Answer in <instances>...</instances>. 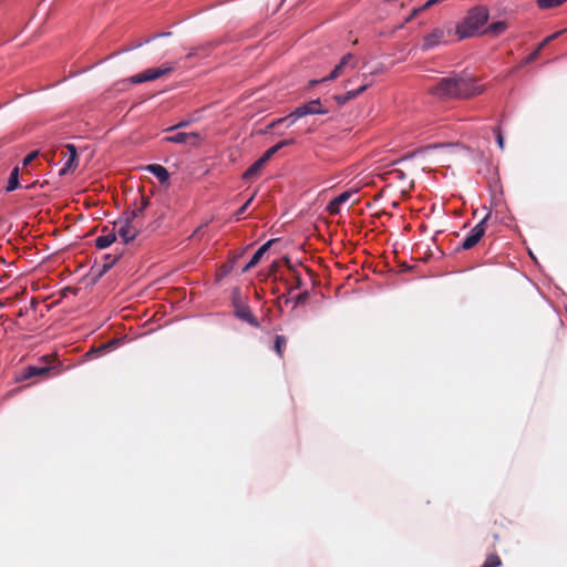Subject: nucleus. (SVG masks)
Returning <instances> with one entry per match:
<instances>
[{"label":"nucleus","mask_w":567,"mask_h":567,"mask_svg":"<svg viewBox=\"0 0 567 567\" xmlns=\"http://www.w3.org/2000/svg\"><path fill=\"white\" fill-rule=\"evenodd\" d=\"M427 91L442 101L467 99L482 92L473 78L457 73L439 79Z\"/></svg>","instance_id":"nucleus-1"},{"label":"nucleus","mask_w":567,"mask_h":567,"mask_svg":"<svg viewBox=\"0 0 567 567\" xmlns=\"http://www.w3.org/2000/svg\"><path fill=\"white\" fill-rule=\"evenodd\" d=\"M328 112H329L328 109L326 106H323L320 99L309 101V102L296 107L286 117H280L277 121H274L272 123H270L267 126L266 133H269L270 135L281 134V127H286V128L289 127L298 118H301L306 115L327 114Z\"/></svg>","instance_id":"nucleus-2"},{"label":"nucleus","mask_w":567,"mask_h":567,"mask_svg":"<svg viewBox=\"0 0 567 567\" xmlns=\"http://www.w3.org/2000/svg\"><path fill=\"white\" fill-rule=\"evenodd\" d=\"M488 21V10L485 7L477 6L472 8L467 16L456 25L455 34L458 40H464L476 35L480 29Z\"/></svg>","instance_id":"nucleus-3"},{"label":"nucleus","mask_w":567,"mask_h":567,"mask_svg":"<svg viewBox=\"0 0 567 567\" xmlns=\"http://www.w3.org/2000/svg\"><path fill=\"white\" fill-rule=\"evenodd\" d=\"M446 144H429L426 146H422L406 155H404L403 159L408 158H417L421 163H437L439 159V148L441 146H445Z\"/></svg>","instance_id":"nucleus-4"},{"label":"nucleus","mask_w":567,"mask_h":567,"mask_svg":"<svg viewBox=\"0 0 567 567\" xmlns=\"http://www.w3.org/2000/svg\"><path fill=\"white\" fill-rule=\"evenodd\" d=\"M284 144H275L272 147L267 150L244 174L243 178L245 181H252L256 179L260 171L264 168V166L268 163V161L278 152V150Z\"/></svg>","instance_id":"nucleus-5"},{"label":"nucleus","mask_w":567,"mask_h":567,"mask_svg":"<svg viewBox=\"0 0 567 567\" xmlns=\"http://www.w3.org/2000/svg\"><path fill=\"white\" fill-rule=\"evenodd\" d=\"M452 35L451 29L436 28L430 33L424 35L422 50L427 51L440 44L449 43V38Z\"/></svg>","instance_id":"nucleus-6"},{"label":"nucleus","mask_w":567,"mask_h":567,"mask_svg":"<svg viewBox=\"0 0 567 567\" xmlns=\"http://www.w3.org/2000/svg\"><path fill=\"white\" fill-rule=\"evenodd\" d=\"M174 65H164L161 68L147 69L138 74H135L128 79L132 84H140L147 81H154L164 75H167L174 71Z\"/></svg>","instance_id":"nucleus-7"},{"label":"nucleus","mask_w":567,"mask_h":567,"mask_svg":"<svg viewBox=\"0 0 567 567\" xmlns=\"http://www.w3.org/2000/svg\"><path fill=\"white\" fill-rule=\"evenodd\" d=\"M113 230L120 236L123 244L134 240L138 234V228L131 223V219L120 218L114 223Z\"/></svg>","instance_id":"nucleus-8"},{"label":"nucleus","mask_w":567,"mask_h":567,"mask_svg":"<svg viewBox=\"0 0 567 567\" xmlns=\"http://www.w3.org/2000/svg\"><path fill=\"white\" fill-rule=\"evenodd\" d=\"M489 215L485 216L478 224H476L468 235L464 238L461 244V248L464 250L471 249L477 245V243L482 239L485 234V224L488 219Z\"/></svg>","instance_id":"nucleus-9"},{"label":"nucleus","mask_w":567,"mask_h":567,"mask_svg":"<svg viewBox=\"0 0 567 567\" xmlns=\"http://www.w3.org/2000/svg\"><path fill=\"white\" fill-rule=\"evenodd\" d=\"M61 155L64 163L60 175L73 172L78 167V153L74 144H65V147L61 151Z\"/></svg>","instance_id":"nucleus-10"},{"label":"nucleus","mask_w":567,"mask_h":567,"mask_svg":"<svg viewBox=\"0 0 567 567\" xmlns=\"http://www.w3.org/2000/svg\"><path fill=\"white\" fill-rule=\"evenodd\" d=\"M219 44L218 41H209L203 44H198L196 47H193L189 52L186 54L185 59H206L210 55V53L214 51L215 48H217Z\"/></svg>","instance_id":"nucleus-11"},{"label":"nucleus","mask_w":567,"mask_h":567,"mask_svg":"<svg viewBox=\"0 0 567 567\" xmlns=\"http://www.w3.org/2000/svg\"><path fill=\"white\" fill-rule=\"evenodd\" d=\"M274 241L275 240L271 239V240H268L267 243H265L264 245H261L257 249V251L252 255L249 262L241 269V274H245V272L249 271L251 268L256 267L259 264V261L261 260L265 252L270 248V246L272 245Z\"/></svg>","instance_id":"nucleus-12"},{"label":"nucleus","mask_w":567,"mask_h":567,"mask_svg":"<svg viewBox=\"0 0 567 567\" xmlns=\"http://www.w3.org/2000/svg\"><path fill=\"white\" fill-rule=\"evenodd\" d=\"M122 251H117L115 254H106L103 256V264L99 265L97 275L99 277H102L105 275L115 264L116 261L122 257Z\"/></svg>","instance_id":"nucleus-13"},{"label":"nucleus","mask_w":567,"mask_h":567,"mask_svg":"<svg viewBox=\"0 0 567 567\" xmlns=\"http://www.w3.org/2000/svg\"><path fill=\"white\" fill-rule=\"evenodd\" d=\"M235 315L248 322L249 324L254 326V327H259V322L257 320V318L252 315V312L250 311V308L246 305H238L235 309Z\"/></svg>","instance_id":"nucleus-14"},{"label":"nucleus","mask_w":567,"mask_h":567,"mask_svg":"<svg viewBox=\"0 0 567 567\" xmlns=\"http://www.w3.org/2000/svg\"><path fill=\"white\" fill-rule=\"evenodd\" d=\"M352 196L351 190H347L334 197L328 205V212L331 215H337L340 213V206L348 202L350 197Z\"/></svg>","instance_id":"nucleus-15"},{"label":"nucleus","mask_w":567,"mask_h":567,"mask_svg":"<svg viewBox=\"0 0 567 567\" xmlns=\"http://www.w3.org/2000/svg\"><path fill=\"white\" fill-rule=\"evenodd\" d=\"M103 233H105V234L99 236L95 239V246L99 249L107 248L116 240V233L113 229L109 230L107 227H104Z\"/></svg>","instance_id":"nucleus-16"},{"label":"nucleus","mask_w":567,"mask_h":567,"mask_svg":"<svg viewBox=\"0 0 567 567\" xmlns=\"http://www.w3.org/2000/svg\"><path fill=\"white\" fill-rule=\"evenodd\" d=\"M144 171H147L156 176L161 184H165L169 179V174L167 169L159 164H150L143 167Z\"/></svg>","instance_id":"nucleus-17"},{"label":"nucleus","mask_w":567,"mask_h":567,"mask_svg":"<svg viewBox=\"0 0 567 567\" xmlns=\"http://www.w3.org/2000/svg\"><path fill=\"white\" fill-rule=\"evenodd\" d=\"M140 205H136L130 213L126 214L125 219H131L133 223L136 218L143 216L144 210L150 205V197L142 195L140 197Z\"/></svg>","instance_id":"nucleus-18"},{"label":"nucleus","mask_w":567,"mask_h":567,"mask_svg":"<svg viewBox=\"0 0 567 567\" xmlns=\"http://www.w3.org/2000/svg\"><path fill=\"white\" fill-rule=\"evenodd\" d=\"M353 59H354V56H353L351 53L346 54V55L341 59V61L339 62V64H337V65L334 66V69H333V70H332V72L330 73V75H329V76H327V78H323L321 81H328V80H334V79H337V78L340 75V73H341L342 69H343L346 65H348V64H349V62H350L351 60H353Z\"/></svg>","instance_id":"nucleus-19"},{"label":"nucleus","mask_w":567,"mask_h":567,"mask_svg":"<svg viewBox=\"0 0 567 567\" xmlns=\"http://www.w3.org/2000/svg\"><path fill=\"white\" fill-rule=\"evenodd\" d=\"M50 372L48 368L37 367L35 364L29 365L23 370L22 378L30 379L33 377H47Z\"/></svg>","instance_id":"nucleus-20"},{"label":"nucleus","mask_w":567,"mask_h":567,"mask_svg":"<svg viewBox=\"0 0 567 567\" xmlns=\"http://www.w3.org/2000/svg\"><path fill=\"white\" fill-rule=\"evenodd\" d=\"M369 87V84H363L357 90L348 91L347 93L342 95H337L336 100L339 104H344L348 101L359 96L361 93H363Z\"/></svg>","instance_id":"nucleus-21"},{"label":"nucleus","mask_w":567,"mask_h":567,"mask_svg":"<svg viewBox=\"0 0 567 567\" xmlns=\"http://www.w3.org/2000/svg\"><path fill=\"white\" fill-rule=\"evenodd\" d=\"M507 29V23L505 21H497L491 23L486 29H484L483 34L497 37L505 32Z\"/></svg>","instance_id":"nucleus-22"},{"label":"nucleus","mask_w":567,"mask_h":567,"mask_svg":"<svg viewBox=\"0 0 567 567\" xmlns=\"http://www.w3.org/2000/svg\"><path fill=\"white\" fill-rule=\"evenodd\" d=\"M188 137L197 138V137H199V135L196 132H188V133H186V132H178L176 134L165 136L162 142H169V143H173V142H185V140L188 138Z\"/></svg>","instance_id":"nucleus-23"},{"label":"nucleus","mask_w":567,"mask_h":567,"mask_svg":"<svg viewBox=\"0 0 567 567\" xmlns=\"http://www.w3.org/2000/svg\"><path fill=\"white\" fill-rule=\"evenodd\" d=\"M58 363V357L55 354H45L42 355L38 363H35L37 367H44L48 368V371L50 372L52 369L56 367Z\"/></svg>","instance_id":"nucleus-24"},{"label":"nucleus","mask_w":567,"mask_h":567,"mask_svg":"<svg viewBox=\"0 0 567 567\" xmlns=\"http://www.w3.org/2000/svg\"><path fill=\"white\" fill-rule=\"evenodd\" d=\"M19 173H20V167L17 166L12 169L9 181H8V185L6 187L7 192H12L19 187V185H20L19 184Z\"/></svg>","instance_id":"nucleus-25"},{"label":"nucleus","mask_w":567,"mask_h":567,"mask_svg":"<svg viewBox=\"0 0 567 567\" xmlns=\"http://www.w3.org/2000/svg\"><path fill=\"white\" fill-rule=\"evenodd\" d=\"M287 347V338L285 336H276L274 342V351L280 357H284L285 349Z\"/></svg>","instance_id":"nucleus-26"},{"label":"nucleus","mask_w":567,"mask_h":567,"mask_svg":"<svg viewBox=\"0 0 567 567\" xmlns=\"http://www.w3.org/2000/svg\"><path fill=\"white\" fill-rule=\"evenodd\" d=\"M285 264L288 267V269L291 270L293 274L295 282H293L292 288L299 289L302 286V279H301L300 274L296 270L295 266L290 262L289 258H285Z\"/></svg>","instance_id":"nucleus-27"},{"label":"nucleus","mask_w":567,"mask_h":567,"mask_svg":"<svg viewBox=\"0 0 567 567\" xmlns=\"http://www.w3.org/2000/svg\"><path fill=\"white\" fill-rule=\"evenodd\" d=\"M567 0H537V6L540 9H553L561 6Z\"/></svg>","instance_id":"nucleus-28"},{"label":"nucleus","mask_w":567,"mask_h":567,"mask_svg":"<svg viewBox=\"0 0 567 567\" xmlns=\"http://www.w3.org/2000/svg\"><path fill=\"white\" fill-rule=\"evenodd\" d=\"M557 35H558V33H555V34H553V35H550V37H548V38H546V39H545V40L539 44V47H538V48H537L533 53H530V54L526 58V63H529V62L534 61V60L537 58V55H538L539 51L542 50V48H544V47H545V45H546L550 40L555 39Z\"/></svg>","instance_id":"nucleus-29"},{"label":"nucleus","mask_w":567,"mask_h":567,"mask_svg":"<svg viewBox=\"0 0 567 567\" xmlns=\"http://www.w3.org/2000/svg\"><path fill=\"white\" fill-rule=\"evenodd\" d=\"M502 560L497 554H491L486 557L484 564L481 567H499Z\"/></svg>","instance_id":"nucleus-30"},{"label":"nucleus","mask_w":567,"mask_h":567,"mask_svg":"<svg viewBox=\"0 0 567 567\" xmlns=\"http://www.w3.org/2000/svg\"><path fill=\"white\" fill-rule=\"evenodd\" d=\"M38 154H39L38 151H34V152H31L30 154H28L22 161V169H27L28 166H30L32 164V162L37 159Z\"/></svg>","instance_id":"nucleus-31"},{"label":"nucleus","mask_w":567,"mask_h":567,"mask_svg":"<svg viewBox=\"0 0 567 567\" xmlns=\"http://www.w3.org/2000/svg\"><path fill=\"white\" fill-rule=\"evenodd\" d=\"M442 0H427L420 9L414 10V14H416L420 11L426 10L431 8L432 6L441 2Z\"/></svg>","instance_id":"nucleus-32"},{"label":"nucleus","mask_w":567,"mask_h":567,"mask_svg":"<svg viewBox=\"0 0 567 567\" xmlns=\"http://www.w3.org/2000/svg\"><path fill=\"white\" fill-rule=\"evenodd\" d=\"M308 299H309V292H308V291H303V292L299 293V295L295 298V303H296V305L305 303Z\"/></svg>","instance_id":"nucleus-33"},{"label":"nucleus","mask_w":567,"mask_h":567,"mask_svg":"<svg viewBox=\"0 0 567 567\" xmlns=\"http://www.w3.org/2000/svg\"><path fill=\"white\" fill-rule=\"evenodd\" d=\"M492 132L497 143L504 142V137L499 126H495Z\"/></svg>","instance_id":"nucleus-34"},{"label":"nucleus","mask_w":567,"mask_h":567,"mask_svg":"<svg viewBox=\"0 0 567 567\" xmlns=\"http://www.w3.org/2000/svg\"><path fill=\"white\" fill-rule=\"evenodd\" d=\"M235 260H236V257L233 260H230L229 264H225L221 266L220 270H221L223 275H227L231 271Z\"/></svg>","instance_id":"nucleus-35"},{"label":"nucleus","mask_w":567,"mask_h":567,"mask_svg":"<svg viewBox=\"0 0 567 567\" xmlns=\"http://www.w3.org/2000/svg\"><path fill=\"white\" fill-rule=\"evenodd\" d=\"M251 200H252V197H250V198H249V199H248V200H247V202H246V203H245V204H244V205L238 209V212H237V215H238V216H239V215H243V214L246 212V209H247V207L249 206V204L251 203Z\"/></svg>","instance_id":"nucleus-36"},{"label":"nucleus","mask_w":567,"mask_h":567,"mask_svg":"<svg viewBox=\"0 0 567 567\" xmlns=\"http://www.w3.org/2000/svg\"><path fill=\"white\" fill-rule=\"evenodd\" d=\"M168 35H171V32L157 33L153 37V39L158 38V37H168ZM151 40H152V38H148L145 40V42L148 43Z\"/></svg>","instance_id":"nucleus-37"},{"label":"nucleus","mask_w":567,"mask_h":567,"mask_svg":"<svg viewBox=\"0 0 567 567\" xmlns=\"http://www.w3.org/2000/svg\"><path fill=\"white\" fill-rule=\"evenodd\" d=\"M319 82H320V81H318V80H312V81H310V85H311V86H313V85H316V84H317V83H319Z\"/></svg>","instance_id":"nucleus-38"},{"label":"nucleus","mask_w":567,"mask_h":567,"mask_svg":"<svg viewBox=\"0 0 567 567\" xmlns=\"http://www.w3.org/2000/svg\"><path fill=\"white\" fill-rule=\"evenodd\" d=\"M493 538H494V540H495V542H497V540L499 539V537H498V535H497V534H494V535H493Z\"/></svg>","instance_id":"nucleus-39"},{"label":"nucleus","mask_w":567,"mask_h":567,"mask_svg":"<svg viewBox=\"0 0 567 567\" xmlns=\"http://www.w3.org/2000/svg\"><path fill=\"white\" fill-rule=\"evenodd\" d=\"M498 145H499L501 150H503L504 144H503V143H499Z\"/></svg>","instance_id":"nucleus-40"}]
</instances>
